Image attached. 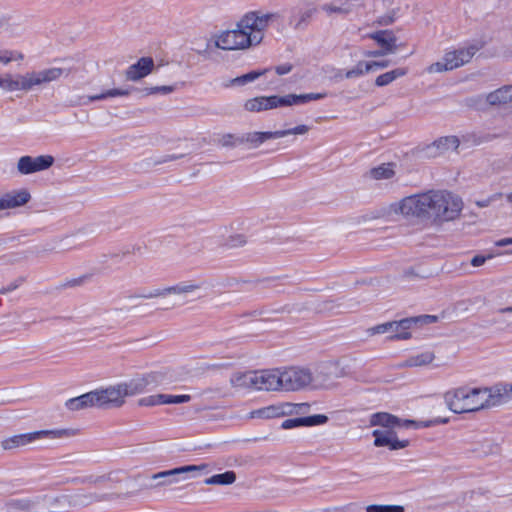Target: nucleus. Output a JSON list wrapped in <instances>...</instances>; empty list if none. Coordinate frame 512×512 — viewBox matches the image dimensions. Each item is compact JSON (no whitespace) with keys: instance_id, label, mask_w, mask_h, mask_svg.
<instances>
[{"instance_id":"nucleus-1","label":"nucleus","mask_w":512,"mask_h":512,"mask_svg":"<svg viewBox=\"0 0 512 512\" xmlns=\"http://www.w3.org/2000/svg\"><path fill=\"white\" fill-rule=\"evenodd\" d=\"M463 210L462 199L447 190H429L406 196L363 217L365 223L391 216L416 217L441 225L458 219Z\"/></svg>"},{"instance_id":"nucleus-2","label":"nucleus","mask_w":512,"mask_h":512,"mask_svg":"<svg viewBox=\"0 0 512 512\" xmlns=\"http://www.w3.org/2000/svg\"><path fill=\"white\" fill-rule=\"evenodd\" d=\"M279 19L280 15L276 12H249L237 22L234 29L214 34L211 41L218 49L245 50L260 44L264 31Z\"/></svg>"},{"instance_id":"nucleus-3","label":"nucleus","mask_w":512,"mask_h":512,"mask_svg":"<svg viewBox=\"0 0 512 512\" xmlns=\"http://www.w3.org/2000/svg\"><path fill=\"white\" fill-rule=\"evenodd\" d=\"M157 375L150 373L136 376L128 381L116 383L105 388L93 390L97 407H121L125 398L141 393L145 388L156 381Z\"/></svg>"},{"instance_id":"nucleus-4","label":"nucleus","mask_w":512,"mask_h":512,"mask_svg":"<svg viewBox=\"0 0 512 512\" xmlns=\"http://www.w3.org/2000/svg\"><path fill=\"white\" fill-rule=\"evenodd\" d=\"M483 387L462 386L444 393V402L454 413H471L486 409Z\"/></svg>"},{"instance_id":"nucleus-5","label":"nucleus","mask_w":512,"mask_h":512,"mask_svg":"<svg viewBox=\"0 0 512 512\" xmlns=\"http://www.w3.org/2000/svg\"><path fill=\"white\" fill-rule=\"evenodd\" d=\"M323 97L324 94L320 93H308L301 95L288 94L285 96H258L247 99L244 102L243 107L247 112L259 113L282 106L300 105L310 101L321 99Z\"/></svg>"},{"instance_id":"nucleus-6","label":"nucleus","mask_w":512,"mask_h":512,"mask_svg":"<svg viewBox=\"0 0 512 512\" xmlns=\"http://www.w3.org/2000/svg\"><path fill=\"white\" fill-rule=\"evenodd\" d=\"M346 376L345 369L335 361L320 364L315 373L311 371L312 390H334L338 387L337 380Z\"/></svg>"},{"instance_id":"nucleus-7","label":"nucleus","mask_w":512,"mask_h":512,"mask_svg":"<svg viewBox=\"0 0 512 512\" xmlns=\"http://www.w3.org/2000/svg\"><path fill=\"white\" fill-rule=\"evenodd\" d=\"M206 468L207 465L205 464L186 465L154 473L150 476V479L153 482L150 485V488L157 489L188 481L192 478L193 473L204 471Z\"/></svg>"},{"instance_id":"nucleus-8","label":"nucleus","mask_w":512,"mask_h":512,"mask_svg":"<svg viewBox=\"0 0 512 512\" xmlns=\"http://www.w3.org/2000/svg\"><path fill=\"white\" fill-rule=\"evenodd\" d=\"M77 434L75 429H58V430H41L30 433H24L19 435H14L3 439L1 441V447L4 450H13L19 447L26 446L36 440L43 438H63V437H72Z\"/></svg>"},{"instance_id":"nucleus-9","label":"nucleus","mask_w":512,"mask_h":512,"mask_svg":"<svg viewBox=\"0 0 512 512\" xmlns=\"http://www.w3.org/2000/svg\"><path fill=\"white\" fill-rule=\"evenodd\" d=\"M279 370L282 391L295 392L310 389L312 378L309 368L289 366Z\"/></svg>"},{"instance_id":"nucleus-10","label":"nucleus","mask_w":512,"mask_h":512,"mask_svg":"<svg viewBox=\"0 0 512 512\" xmlns=\"http://www.w3.org/2000/svg\"><path fill=\"white\" fill-rule=\"evenodd\" d=\"M415 322L413 319H403L400 321H391L370 327L367 329V334L370 336L377 334H389L390 338L396 339H409L411 334L409 329Z\"/></svg>"},{"instance_id":"nucleus-11","label":"nucleus","mask_w":512,"mask_h":512,"mask_svg":"<svg viewBox=\"0 0 512 512\" xmlns=\"http://www.w3.org/2000/svg\"><path fill=\"white\" fill-rule=\"evenodd\" d=\"M64 74V70L59 67H51L43 70H33L24 73L25 91H30L35 87H42L51 82L59 80Z\"/></svg>"},{"instance_id":"nucleus-12","label":"nucleus","mask_w":512,"mask_h":512,"mask_svg":"<svg viewBox=\"0 0 512 512\" xmlns=\"http://www.w3.org/2000/svg\"><path fill=\"white\" fill-rule=\"evenodd\" d=\"M304 407H308L307 404H293L289 402L279 403L275 405H270L267 407H263L257 410H253L249 413V418L254 419H273L287 415H293L300 412V410Z\"/></svg>"},{"instance_id":"nucleus-13","label":"nucleus","mask_w":512,"mask_h":512,"mask_svg":"<svg viewBox=\"0 0 512 512\" xmlns=\"http://www.w3.org/2000/svg\"><path fill=\"white\" fill-rule=\"evenodd\" d=\"M486 409L499 406L512 399V384L499 383L491 387H483Z\"/></svg>"},{"instance_id":"nucleus-14","label":"nucleus","mask_w":512,"mask_h":512,"mask_svg":"<svg viewBox=\"0 0 512 512\" xmlns=\"http://www.w3.org/2000/svg\"><path fill=\"white\" fill-rule=\"evenodd\" d=\"M54 163L51 155L37 157L23 156L17 162V170L20 174L27 175L50 168Z\"/></svg>"},{"instance_id":"nucleus-15","label":"nucleus","mask_w":512,"mask_h":512,"mask_svg":"<svg viewBox=\"0 0 512 512\" xmlns=\"http://www.w3.org/2000/svg\"><path fill=\"white\" fill-rule=\"evenodd\" d=\"M371 426H380L382 430H393L399 427H419L420 425L413 420H401L394 415L386 412L375 413L370 417Z\"/></svg>"},{"instance_id":"nucleus-16","label":"nucleus","mask_w":512,"mask_h":512,"mask_svg":"<svg viewBox=\"0 0 512 512\" xmlns=\"http://www.w3.org/2000/svg\"><path fill=\"white\" fill-rule=\"evenodd\" d=\"M255 390L259 391H282L280 382V370L269 369L255 371Z\"/></svg>"},{"instance_id":"nucleus-17","label":"nucleus","mask_w":512,"mask_h":512,"mask_svg":"<svg viewBox=\"0 0 512 512\" xmlns=\"http://www.w3.org/2000/svg\"><path fill=\"white\" fill-rule=\"evenodd\" d=\"M167 296L184 298L188 296L201 298L205 292L201 282L189 280L179 282L172 286H166Z\"/></svg>"},{"instance_id":"nucleus-18","label":"nucleus","mask_w":512,"mask_h":512,"mask_svg":"<svg viewBox=\"0 0 512 512\" xmlns=\"http://www.w3.org/2000/svg\"><path fill=\"white\" fill-rule=\"evenodd\" d=\"M460 139L455 135L442 136L425 147V153L429 157H437L448 152L457 151Z\"/></svg>"},{"instance_id":"nucleus-19","label":"nucleus","mask_w":512,"mask_h":512,"mask_svg":"<svg viewBox=\"0 0 512 512\" xmlns=\"http://www.w3.org/2000/svg\"><path fill=\"white\" fill-rule=\"evenodd\" d=\"M31 199L30 192L25 189L12 190L0 194V211L20 208Z\"/></svg>"},{"instance_id":"nucleus-20","label":"nucleus","mask_w":512,"mask_h":512,"mask_svg":"<svg viewBox=\"0 0 512 512\" xmlns=\"http://www.w3.org/2000/svg\"><path fill=\"white\" fill-rule=\"evenodd\" d=\"M373 436L375 437L374 445L376 447H384L387 446L391 450H399L406 448L409 445L408 440H399L397 438L395 429L393 430H382L375 429L373 431Z\"/></svg>"},{"instance_id":"nucleus-21","label":"nucleus","mask_w":512,"mask_h":512,"mask_svg":"<svg viewBox=\"0 0 512 512\" xmlns=\"http://www.w3.org/2000/svg\"><path fill=\"white\" fill-rule=\"evenodd\" d=\"M191 400L190 395H168V394H155L143 397L139 400L140 406L152 407L161 404H181L187 403Z\"/></svg>"},{"instance_id":"nucleus-22","label":"nucleus","mask_w":512,"mask_h":512,"mask_svg":"<svg viewBox=\"0 0 512 512\" xmlns=\"http://www.w3.org/2000/svg\"><path fill=\"white\" fill-rule=\"evenodd\" d=\"M125 472L122 469H111L97 474H90L85 476L81 482L86 484L100 485V484H119L122 482V477Z\"/></svg>"},{"instance_id":"nucleus-23","label":"nucleus","mask_w":512,"mask_h":512,"mask_svg":"<svg viewBox=\"0 0 512 512\" xmlns=\"http://www.w3.org/2000/svg\"><path fill=\"white\" fill-rule=\"evenodd\" d=\"M153 68V59L150 57H142L126 70V79L130 81H138L149 75Z\"/></svg>"},{"instance_id":"nucleus-24","label":"nucleus","mask_w":512,"mask_h":512,"mask_svg":"<svg viewBox=\"0 0 512 512\" xmlns=\"http://www.w3.org/2000/svg\"><path fill=\"white\" fill-rule=\"evenodd\" d=\"M477 50L478 49L476 46H469L448 52L444 56L448 61L450 69L453 70L469 63L473 56L476 54Z\"/></svg>"},{"instance_id":"nucleus-25","label":"nucleus","mask_w":512,"mask_h":512,"mask_svg":"<svg viewBox=\"0 0 512 512\" xmlns=\"http://www.w3.org/2000/svg\"><path fill=\"white\" fill-rule=\"evenodd\" d=\"M279 139L278 132L276 131H251L241 136V143L246 144L249 148H259L265 142Z\"/></svg>"},{"instance_id":"nucleus-26","label":"nucleus","mask_w":512,"mask_h":512,"mask_svg":"<svg viewBox=\"0 0 512 512\" xmlns=\"http://www.w3.org/2000/svg\"><path fill=\"white\" fill-rule=\"evenodd\" d=\"M65 407L69 411H79L90 407H97L94 391H90L75 398L65 401Z\"/></svg>"},{"instance_id":"nucleus-27","label":"nucleus","mask_w":512,"mask_h":512,"mask_svg":"<svg viewBox=\"0 0 512 512\" xmlns=\"http://www.w3.org/2000/svg\"><path fill=\"white\" fill-rule=\"evenodd\" d=\"M316 13L317 7L314 4H307L291 16L290 24L296 30L302 29L311 21Z\"/></svg>"},{"instance_id":"nucleus-28","label":"nucleus","mask_w":512,"mask_h":512,"mask_svg":"<svg viewBox=\"0 0 512 512\" xmlns=\"http://www.w3.org/2000/svg\"><path fill=\"white\" fill-rule=\"evenodd\" d=\"M328 421V417L326 415L318 414L307 417L295 418V419H287L282 422L283 429H292L299 426H317L323 425Z\"/></svg>"},{"instance_id":"nucleus-29","label":"nucleus","mask_w":512,"mask_h":512,"mask_svg":"<svg viewBox=\"0 0 512 512\" xmlns=\"http://www.w3.org/2000/svg\"><path fill=\"white\" fill-rule=\"evenodd\" d=\"M486 102L491 106L512 103V85H504L486 95Z\"/></svg>"},{"instance_id":"nucleus-30","label":"nucleus","mask_w":512,"mask_h":512,"mask_svg":"<svg viewBox=\"0 0 512 512\" xmlns=\"http://www.w3.org/2000/svg\"><path fill=\"white\" fill-rule=\"evenodd\" d=\"M371 39L376 41L387 54L394 53L397 50L396 36L392 31L383 30L370 34Z\"/></svg>"},{"instance_id":"nucleus-31","label":"nucleus","mask_w":512,"mask_h":512,"mask_svg":"<svg viewBox=\"0 0 512 512\" xmlns=\"http://www.w3.org/2000/svg\"><path fill=\"white\" fill-rule=\"evenodd\" d=\"M0 87L8 92L25 91L24 75L3 74L0 75Z\"/></svg>"},{"instance_id":"nucleus-32","label":"nucleus","mask_w":512,"mask_h":512,"mask_svg":"<svg viewBox=\"0 0 512 512\" xmlns=\"http://www.w3.org/2000/svg\"><path fill=\"white\" fill-rule=\"evenodd\" d=\"M255 371L236 372L230 378V384L237 389L255 390Z\"/></svg>"},{"instance_id":"nucleus-33","label":"nucleus","mask_w":512,"mask_h":512,"mask_svg":"<svg viewBox=\"0 0 512 512\" xmlns=\"http://www.w3.org/2000/svg\"><path fill=\"white\" fill-rule=\"evenodd\" d=\"M338 2V0H336ZM353 4L351 1H339L337 3H325L321 6V10L325 13L327 17H331L333 15H348L353 11Z\"/></svg>"},{"instance_id":"nucleus-34","label":"nucleus","mask_w":512,"mask_h":512,"mask_svg":"<svg viewBox=\"0 0 512 512\" xmlns=\"http://www.w3.org/2000/svg\"><path fill=\"white\" fill-rule=\"evenodd\" d=\"M407 68L399 67L396 69H393L391 71H388L386 73H383L379 75L375 79V84L379 87H383L386 85H389L390 83L394 82L396 79L401 78L407 74Z\"/></svg>"},{"instance_id":"nucleus-35","label":"nucleus","mask_w":512,"mask_h":512,"mask_svg":"<svg viewBox=\"0 0 512 512\" xmlns=\"http://www.w3.org/2000/svg\"><path fill=\"white\" fill-rule=\"evenodd\" d=\"M435 360V354L432 351H423L416 355L409 357L406 360L408 367H422L430 365Z\"/></svg>"},{"instance_id":"nucleus-36","label":"nucleus","mask_w":512,"mask_h":512,"mask_svg":"<svg viewBox=\"0 0 512 512\" xmlns=\"http://www.w3.org/2000/svg\"><path fill=\"white\" fill-rule=\"evenodd\" d=\"M35 503L29 498H14L6 503L9 512L30 511L34 508Z\"/></svg>"},{"instance_id":"nucleus-37","label":"nucleus","mask_w":512,"mask_h":512,"mask_svg":"<svg viewBox=\"0 0 512 512\" xmlns=\"http://www.w3.org/2000/svg\"><path fill=\"white\" fill-rule=\"evenodd\" d=\"M129 90H124V89H111V90H108L102 94H99V95H94V96H90V97H83L80 99V104H88L89 102H92V101H97V100H102V99H105V98H108V97H117V96H127L129 95Z\"/></svg>"},{"instance_id":"nucleus-38","label":"nucleus","mask_w":512,"mask_h":512,"mask_svg":"<svg viewBox=\"0 0 512 512\" xmlns=\"http://www.w3.org/2000/svg\"><path fill=\"white\" fill-rule=\"evenodd\" d=\"M235 480V473L233 471H227L225 473L217 474L210 478H207L204 482L207 485H229L234 483Z\"/></svg>"},{"instance_id":"nucleus-39","label":"nucleus","mask_w":512,"mask_h":512,"mask_svg":"<svg viewBox=\"0 0 512 512\" xmlns=\"http://www.w3.org/2000/svg\"><path fill=\"white\" fill-rule=\"evenodd\" d=\"M370 175L375 180L390 179L395 175V171L391 164H383L370 171Z\"/></svg>"},{"instance_id":"nucleus-40","label":"nucleus","mask_w":512,"mask_h":512,"mask_svg":"<svg viewBox=\"0 0 512 512\" xmlns=\"http://www.w3.org/2000/svg\"><path fill=\"white\" fill-rule=\"evenodd\" d=\"M266 71L267 70L249 72V73L244 74L242 76H239V77L231 79L228 85L229 86L245 85V84H247L249 82H253L254 80L259 78L260 76L264 75L266 73Z\"/></svg>"},{"instance_id":"nucleus-41","label":"nucleus","mask_w":512,"mask_h":512,"mask_svg":"<svg viewBox=\"0 0 512 512\" xmlns=\"http://www.w3.org/2000/svg\"><path fill=\"white\" fill-rule=\"evenodd\" d=\"M24 54L17 50H3L0 51V63L7 65L11 62H22Z\"/></svg>"},{"instance_id":"nucleus-42","label":"nucleus","mask_w":512,"mask_h":512,"mask_svg":"<svg viewBox=\"0 0 512 512\" xmlns=\"http://www.w3.org/2000/svg\"><path fill=\"white\" fill-rule=\"evenodd\" d=\"M370 67L371 66H367L365 61H360L352 69L346 71L344 77L346 79H352V78L362 76V75L370 72Z\"/></svg>"},{"instance_id":"nucleus-43","label":"nucleus","mask_w":512,"mask_h":512,"mask_svg":"<svg viewBox=\"0 0 512 512\" xmlns=\"http://www.w3.org/2000/svg\"><path fill=\"white\" fill-rule=\"evenodd\" d=\"M218 143L222 146V147H226V148H233L237 145H241V136H236L234 134H231V133H226V134H223L221 135L219 138H218Z\"/></svg>"},{"instance_id":"nucleus-44","label":"nucleus","mask_w":512,"mask_h":512,"mask_svg":"<svg viewBox=\"0 0 512 512\" xmlns=\"http://www.w3.org/2000/svg\"><path fill=\"white\" fill-rule=\"evenodd\" d=\"M398 14H399V9L392 8V9L386 11L384 14L380 15L377 18V23L382 26L391 25L398 18Z\"/></svg>"},{"instance_id":"nucleus-45","label":"nucleus","mask_w":512,"mask_h":512,"mask_svg":"<svg viewBox=\"0 0 512 512\" xmlns=\"http://www.w3.org/2000/svg\"><path fill=\"white\" fill-rule=\"evenodd\" d=\"M426 70L429 74H437L446 71H451L445 56H443L439 61L429 65Z\"/></svg>"},{"instance_id":"nucleus-46","label":"nucleus","mask_w":512,"mask_h":512,"mask_svg":"<svg viewBox=\"0 0 512 512\" xmlns=\"http://www.w3.org/2000/svg\"><path fill=\"white\" fill-rule=\"evenodd\" d=\"M367 512H404V507L401 505H368Z\"/></svg>"},{"instance_id":"nucleus-47","label":"nucleus","mask_w":512,"mask_h":512,"mask_svg":"<svg viewBox=\"0 0 512 512\" xmlns=\"http://www.w3.org/2000/svg\"><path fill=\"white\" fill-rule=\"evenodd\" d=\"M309 130H310L309 126L302 124V125H298L294 128H290V129H286V130H277V132H278V137L283 138L288 135H304V134L308 133Z\"/></svg>"},{"instance_id":"nucleus-48","label":"nucleus","mask_w":512,"mask_h":512,"mask_svg":"<svg viewBox=\"0 0 512 512\" xmlns=\"http://www.w3.org/2000/svg\"><path fill=\"white\" fill-rule=\"evenodd\" d=\"M141 297L146 298V299H156V298L167 297L166 286L150 289L147 292L143 293L141 295Z\"/></svg>"},{"instance_id":"nucleus-49","label":"nucleus","mask_w":512,"mask_h":512,"mask_svg":"<svg viewBox=\"0 0 512 512\" xmlns=\"http://www.w3.org/2000/svg\"><path fill=\"white\" fill-rule=\"evenodd\" d=\"M175 90V87L172 85H164V86H157L146 89L147 95L152 94H170Z\"/></svg>"},{"instance_id":"nucleus-50","label":"nucleus","mask_w":512,"mask_h":512,"mask_svg":"<svg viewBox=\"0 0 512 512\" xmlns=\"http://www.w3.org/2000/svg\"><path fill=\"white\" fill-rule=\"evenodd\" d=\"M366 64H367V66H371L370 67V71H373V70H377V69H380V68L388 67L389 61H387V60H383V61H370V62H366Z\"/></svg>"},{"instance_id":"nucleus-51","label":"nucleus","mask_w":512,"mask_h":512,"mask_svg":"<svg viewBox=\"0 0 512 512\" xmlns=\"http://www.w3.org/2000/svg\"><path fill=\"white\" fill-rule=\"evenodd\" d=\"M492 256H482V255H476L472 258L471 260V265L474 266V267H480L482 265H484V263L486 262L487 259H491Z\"/></svg>"},{"instance_id":"nucleus-52","label":"nucleus","mask_w":512,"mask_h":512,"mask_svg":"<svg viewBox=\"0 0 512 512\" xmlns=\"http://www.w3.org/2000/svg\"><path fill=\"white\" fill-rule=\"evenodd\" d=\"M10 20L11 18L3 13H0V30L6 29L10 26Z\"/></svg>"},{"instance_id":"nucleus-53","label":"nucleus","mask_w":512,"mask_h":512,"mask_svg":"<svg viewBox=\"0 0 512 512\" xmlns=\"http://www.w3.org/2000/svg\"><path fill=\"white\" fill-rule=\"evenodd\" d=\"M508 245H512V237L499 239L495 242V246L497 247H504Z\"/></svg>"},{"instance_id":"nucleus-54","label":"nucleus","mask_w":512,"mask_h":512,"mask_svg":"<svg viewBox=\"0 0 512 512\" xmlns=\"http://www.w3.org/2000/svg\"><path fill=\"white\" fill-rule=\"evenodd\" d=\"M290 70H291V66L290 65H281V66H278L276 68V72L279 75L287 74V73L290 72Z\"/></svg>"},{"instance_id":"nucleus-55","label":"nucleus","mask_w":512,"mask_h":512,"mask_svg":"<svg viewBox=\"0 0 512 512\" xmlns=\"http://www.w3.org/2000/svg\"><path fill=\"white\" fill-rule=\"evenodd\" d=\"M387 53H385L383 50L381 51H368L365 53V56L367 57H378V56H383V55H386Z\"/></svg>"},{"instance_id":"nucleus-56","label":"nucleus","mask_w":512,"mask_h":512,"mask_svg":"<svg viewBox=\"0 0 512 512\" xmlns=\"http://www.w3.org/2000/svg\"><path fill=\"white\" fill-rule=\"evenodd\" d=\"M59 242L62 247H68L69 244L71 243V238H70V236H64V237L60 238Z\"/></svg>"},{"instance_id":"nucleus-57","label":"nucleus","mask_w":512,"mask_h":512,"mask_svg":"<svg viewBox=\"0 0 512 512\" xmlns=\"http://www.w3.org/2000/svg\"><path fill=\"white\" fill-rule=\"evenodd\" d=\"M500 313H502V314H504V313H512V306L511 307L502 308L500 310Z\"/></svg>"},{"instance_id":"nucleus-58","label":"nucleus","mask_w":512,"mask_h":512,"mask_svg":"<svg viewBox=\"0 0 512 512\" xmlns=\"http://www.w3.org/2000/svg\"><path fill=\"white\" fill-rule=\"evenodd\" d=\"M177 158H179V157H178V156H167V157H165V158L163 159V161H164V162H166V161H171V160H175V159H177Z\"/></svg>"},{"instance_id":"nucleus-59","label":"nucleus","mask_w":512,"mask_h":512,"mask_svg":"<svg viewBox=\"0 0 512 512\" xmlns=\"http://www.w3.org/2000/svg\"><path fill=\"white\" fill-rule=\"evenodd\" d=\"M477 204L480 207H486L489 204V200H486V201H483V202H478Z\"/></svg>"},{"instance_id":"nucleus-60","label":"nucleus","mask_w":512,"mask_h":512,"mask_svg":"<svg viewBox=\"0 0 512 512\" xmlns=\"http://www.w3.org/2000/svg\"><path fill=\"white\" fill-rule=\"evenodd\" d=\"M506 199L508 202L512 203V192L506 195Z\"/></svg>"},{"instance_id":"nucleus-61","label":"nucleus","mask_w":512,"mask_h":512,"mask_svg":"<svg viewBox=\"0 0 512 512\" xmlns=\"http://www.w3.org/2000/svg\"><path fill=\"white\" fill-rule=\"evenodd\" d=\"M67 497L66 496H61V497H58L55 499V501H61V500H65Z\"/></svg>"},{"instance_id":"nucleus-62","label":"nucleus","mask_w":512,"mask_h":512,"mask_svg":"<svg viewBox=\"0 0 512 512\" xmlns=\"http://www.w3.org/2000/svg\"><path fill=\"white\" fill-rule=\"evenodd\" d=\"M511 253H512V250H511Z\"/></svg>"}]
</instances>
